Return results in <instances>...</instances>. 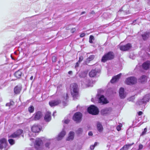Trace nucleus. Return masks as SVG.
I'll return each instance as SVG.
<instances>
[{
	"label": "nucleus",
	"instance_id": "nucleus-13",
	"mask_svg": "<svg viewBox=\"0 0 150 150\" xmlns=\"http://www.w3.org/2000/svg\"><path fill=\"white\" fill-rule=\"evenodd\" d=\"M99 72L96 69L92 70L89 74V76L91 77H94L96 76H99Z\"/></svg>",
	"mask_w": 150,
	"mask_h": 150
},
{
	"label": "nucleus",
	"instance_id": "nucleus-40",
	"mask_svg": "<svg viewBox=\"0 0 150 150\" xmlns=\"http://www.w3.org/2000/svg\"><path fill=\"white\" fill-rule=\"evenodd\" d=\"M70 122V120L68 119L65 120L64 121V123L66 124H68Z\"/></svg>",
	"mask_w": 150,
	"mask_h": 150
},
{
	"label": "nucleus",
	"instance_id": "nucleus-1",
	"mask_svg": "<svg viewBox=\"0 0 150 150\" xmlns=\"http://www.w3.org/2000/svg\"><path fill=\"white\" fill-rule=\"evenodd\" d=\"M115 57V55L112 51H109L105 54L101 59V62H105L108 60H110L113 59Z\"/></svg>",
	"mask_w": 150,
	"mask_h": 150
},
{
	"label": "nucleus",
	"instance_id": "nucleus-57",
	"mask_svg": "<svg viewBox=\"0 0 150 150\" xmlns=\"http://www.w3.org/2000/svg\"><path fill=\"white\" fill-rule=\"evenodd\" d=\"M33 76H31L30 77V79L31 80H33Z\"/></svg>",
	"mask_w": 150,
	"mask_h": 150
},
{
	"label": "nucleus",
	"instance_id": "nucleus-26",
	"mask_svg": "<svg viewBox=\"0 0 150 150\" xmlns=\"http://www.w3.org/2000/svg\"><path fill=\"white\" fill-rule=\"evenodd\" d=\"M97 127L98 130V132H102L103 129V128L102 125L100 122H98L97 123Z\"/></svg>",
	"mask_w": 150,
	"mask_h": 150
},
{
	"label": "nucleus",
	"instance_id": "nucleus-22",
	"mask_svg": "<svg viewBox=\"0 0 150 150\" xmlns=\"http://www.w3.org/2000/svg\"><path fill=\"white\" fill-rule=\"evenodd\" d=\"M150 35L149 32H146L142 35L143 39L144 40H147L149 37Z\"/></svg>",
	"mask_w": 150,
	"mask_h": 150
},
{
	"label": "nucleus",
	"instance_id": "nucleus-17",
	"mask_svg": "<svg viewBox=\"0 0 150 150\" xmlns=\"http://www.w3.org/2000/svg\"><path fill=\"white\" fill-rule=\"evenodd\" d=\"M22 88L20 86H16L14 88V92L16 94H19L22 90Z\"/></svg>",
	"mask_w": 150,
	"mask_h": 150
},
{
	"label": "nucleus",
	"instance_id": "nucleus-36",
	"mask_svg": "<svg viewBox=\"0 0 150 150\" xmlns=\"http://www.w3.org/2000/svg\"><path fill=\"white\" fill-rule=\"evenodd\" d=\"M94 38L93 36L90 35L89 37V42L90 43H93V40H94Z\"/></svg>",
	"mask_w": 150,
	"mask_h": 150
},
{
	"label": "nucleus",
	"instance_id": "nucleus-46",
	"mask_svg": "<svg viewBox=\"0 0 150 150\" xmlns=\"http://www.w3.org/2000/svg\"><path fill=\"white\" fill-rule=\"evenodd\" d=\"M92 132L91 131H90L88 132V135L89 136H92L93 135Z\"/></svg>",
	"mask_w": 150,
	"mask_h": 150
},
{
	"label": "nucleus",
	"instance_id": "nucleus-62",
	"mask_svg": "<svg viewBox=\"0 0 150 150\" xmlns=\"http://www.w3.org/2000/svg\"><path fill=\"white\" fill-rule=\"evenodd\" d=\"M149 146H150V143H149Z\"/></svg>",
	"mask_w": 150,
	"mask_h": 150
},
{
	"label": "nucleus",
	"instance_id": "nucleus-24",
	"mask_svg": "<svg viewBox=\"0 0 150 150\" xmlns=\"http://www.w3.org/2000/svg\"><path fill=\"white\" fill-rule=\"evenodd\" d=\"M150 99V94H146L142 98V100H144V102L146 103L148 102Z\"/></svg>",
	"mask_w": 150,
	"mask_h": 150
},
{
	"label": "nucleus",
	"instance_id": "nucleus-10",
	"mask_svg": "<svg viewBox=\"0 0 150 150\" xmlns=\"http://www.w3.org/2000/svg\"><path fill=\"white\" fill-rule=\"evenodd\" d=\"M131 47V45L130 43H128L125 45L120 46V49L122 51H126L129 50Z\"/></svg>",
	"mask_w": 150,
	"mask_h": 150
},
{
	"label": "nucleus",
	"instance_id": "nucleus-55",
	"mask_svg": "<svg viewBox=\"0 0 150 150\" xmlns=\"http://www.w3.org/2000/svg\"><path fill=\"white\" fill-rule=\"evenodd\" d=\"M85 13H86V12H85V11H83V12H82L81 13V15H82V14H84Z\"/></svg>",
	"mask_w": 150,
	"mask_h": 150
},
{
	"label": "nucleus",
	"instance_id": "nucleus-18",
	"mask_svg": "<svg viewBox=\"0 0 150 150\" xmlns=\"http://www.w3.org/2000/svg\"><path fill=\"white\" fill-rule=\"evenodd\" d=\"M70 89L71 93L73 97L75 96V83H74L71 84Z\"/></svg>",
	"mask_w": 150,
	"mask_h": 150
},
{
	"label": "nucleus",
	"instance_id": "nucleus-12",
	"mask_svg": "<svg viewBox=\"0 0 150 150\" xmlns=\"http://www.w3.org/2000/svg\"><path fill=\"white\" fill-rule=\"evenodd\" d=\"M42 141L40 139H36L35 140V148L36 149H37L38 150H40V149H39V148H40V146H41V144H42Z\"/></svg>",
	"mask_w": 150,
	"mask_h": 150
},
{
	"label": "nucleus",
	"instance_id": "nucleus-56",
	"mask_svg": "<svg viewBox=\"0 0 150 150\" xmlns=\"http://www.w3.org/2000/svg\"><path fill=\"white\" fill-rule=\"evenodd\" d=\"M91 13L92 14H94L95 13V12L93 11H92Z\"/></svg>",
	"mask_w": 150,
	"mask_h": 150
},
{
	"label": "nucleus",
	"instance_id": "nucleus-11",
	"mask_svg": "<svg viewBox=\"0 0 150 150\" xmlns=\"http://www.w3.org/2000/svg\"><path fill=\"white\" fill-rule=\"evenodd\" d=\"M51 113L50 112L47 111L45 113L44 120L46 122H49L51 120Z\"/></svg>",
	"mask_w": 150,
	"mask_h": 150
},
{
	"label": "nucleus",
	"instance_id": "nucleus-38",
	"mask_svg": "<svg viewBox=\"0 0 150 150\" xmlns=\"http://www.w3.org/2000/svg\"><path fill=\"white\" fill-rule=\"evenodd\" d=\"M147 131L146 128H145L144 130V131L142 132V135H144L145 134Z\"/></svg>",
	"mask_w": 150,
	"mask_h": 150
},
{
	"label": "nucleus",
	"instance_id": "nucleus-41",
	"mask_svg": "<svg viewBox=\"0 0 150 150\" xmlns=\"http://www.w3.org/2000/svg\"><path fill=\"white\" fill-rule=\"evenodd\" d=\"M143 147V145L141 144H140L139 145V150L142 149Z\"/></svg>",
	"mask_w": 150,
	"mask_h": 150
},
{
	"label": "nucleus",
	"instance_id": "nucleus-58",
	"mask_svg": "<svg viewBox=\"0 0 150 150\" xmlns=\"http://www.w3.org/2000/svg\"><path fill=\"white\" fill-rule=\"evenodd\" d=\"M88 73V72L86 71V72H84V73L85 74V75H86L87 73Z\"/></svg>",
	"mask_w": 150,
	"mask_h": 150
},
{
	"label": "nucleus",
	"instance_id": "nucleus-53",
	"mask_svg": "<svg viewBox=\"0 0 150 150\" xmlns=\"http://www.w3.org/2000/svg\"><path fill=\"white\" fill-rule=\"evenodd\" d=\"M147 4L149 5H150V0H148L147 1Z\"/></svg>",
	"mask_w": 150,
	"mask_h": 150
},
{
	"label": "nucleus",
	"instance_id": "nucleus-50",
	"mask_svg": "<svg viewBox=\"0 0 150 150\" xmlns=\"http://www.w3.org/2000/svg\"><path fill=\"white\" fill-rule=\"evenodd\" d=\"M6 106H8L9 107L10 106V104L9 103H6Z\"/></svg>",
	"mask_w": 150,
	"mask_h": 150
},
{
	"label": "nucleus",
	"instance_id": "nucleus-19",
	"mask_svg": "<svg viewBox=\"0 0 150 150\" xmlns=\"http://www.w3.org/2000/svg\"><path fill=\"white\" fill-rule=\"evenodd\" d=\"M143 68L145 70H147L150 67V62L146 61L144 62L142 65Z\"/></svg>",
	"mask_w": 150,
	"mask_h": 150
},
{
	"label": "nucleus",
	"instance_id": "nucleus-42",
	"mask_svg": "<svg viewBox=\"0 0 150 150\" xmlns=\"http://www.w3.org/2000/svg\"><path fill=\"white\" fill-rule=\"evenodd\" d=\"M9 103L10 104V106L11 105H13L14 104V103L13 101H10V103Z\"/></svg>",
	"mask_w": 150,
	"mask_h": 150
},
{
	"label": "nucleus",
	"instance_id": "nucleus-16",
	"mask_svg": "<svg viewBox=\"0 0 150 150\" xmlns=\"http://www.w3.org/2000/svg\"><path fill=\"white\" fill-rule=\"evenodd\" d=\"M121 75L122 74L120 73L116 76H114L111 80L110 82L111 83H113L116 82L119 79Z\"/></svg>",
	"mask_w": 150,
	"mask_h": 150
},
{
	"label": "nucleus",
	"instance_id": "nucleus-49",
	"mask_svg": "<svg viewBox=\"0 0 150 150\" xmlns=\"http://www.w3.org/2000/svg\"><path fill=\"white\" fill-rule=\"evenodd\" d=\"M73 119L74 120H75V113L73 115Z\"/></svg>",
	"mask_w": 150,
	"mask_h": 150
},
{
	"label": "nucleus",
	"instance_id": "nucleus-37",
	"mask_svg": "<svg viewBox=\"0 0 150 150\" xmlns=\"http://www.w3.org/2000/svg\"><path fill=\"white\" fill-rule=\"evenodd\" d=\"M57 58L55 56H53L52 57V62H55L57 61Z\"/></svg>",
	"mask_w": 150,
	"mask_h": 150
},
{
	"label": "nucleus",
	"instance_id": "nucleus-33",
	"mask_svg": "<svg viewBox=\"0 0 150 150\" xmlns=\"http://www.w3.org/2000/svg\"><path fill=\"white\" fill-rule=\"evenodd\" d=\"M83 132V129L81 128H79L78 130L76 131V133L78 135L82 134Z\"/></svg>",
	"mask_w": 150,
	"mask_h": 150
},
{
	"label": "nucleus",
	"instance_id": "nucleus-3",
	"mask_svg": "<svg viewBox=\"0 0 150 150\" xmlns=\"http://www.w3.org/2000/svg\"><path fill=\"white\" fill-rule=\"evenodd\" d=\"M137 83V79L134 76H130L127 78L125 81L126 84L132 85L136 84Z\"/></svg>",
	"mask_w": 150,
	"mask_h": 150
},
{
	"label": "nucleus",
	"instance_id": "nucleus-21",
	"mask_svg": "<svg viewBox=\"0 0 150 150\" xmlns=\"http://www.w3.org/2000/svg\"><path fill=\"white\" fill-rule=\"evenodd\" d=\"M66 134L65 131L64 130H63L59 134L57 138V140H61L65 135Z\"/></svg>",
	"mask_w": 150,
	"mask_h": 150
},
{
	"label": "nucleus",
	"instance_id": "nucleus-51",
	"mask_svg": "<svg viewBox=\"0 0 150 150\" xmlns=\"http://www.w3.org/2000/svg\"><path fill=\"white\" fill-rule=\"evenodd\" d=\"M137 20H134L132 24H135V23L136 22Z\"/></svg>",
	"mask_w": 150,
	"mask_h": 150
},
{
	"label": "nucleus",
	"instance_id": "nucleus-45",
	"mask_svg": "<svg viewBox=\"0 0 150 150\" xmlns=\"http://www.w3.org/2000/svg\"><path fill=\"white\" fill-rule=\"evenodd\" d=\"M85 35V34L84 33H83L80 34V36L81 37H84Z\"/></svg>",
	"mask_w": 150,
	"mask_h": 150
},
{
	"label": "nucleus",
	"instance_id": "nucleus-61",
	"mask_svg": "<svg viewBox=\"0 0 150 150\" xmlns=\"http://www.w3.org/2000/svg\"><path fill=\"white\" fill-rule=\"evenodd\" d=\"M126 14H129V11H127V12H126Z\"/></svg>",
	"mask_w": 150,
	"mask_h": 150
},
{
	"label": "nucleus",
	"instance_id": "nucleus-23",
	"mask_svg": "<svg viewBox=\"0 0 150 150\" xmlns=\"http://www.w3.org/2000/svg\"><path fill=\"white\" fill-rule=\"evenodd\" d=\"M74 133L73 132H70L69 134L68 137L67 139V141H69L72 140L74 138Z\"/></svg>",
	"mask_w": 150,
	"mask_h": 150
},
{
	"label": "nucleus",
	"instance_id": "nucleus-14",
	"mask_svg": "<svg viewBox=\"0 0 150 150\" xmlns=\"http://www.w3.org/2000/svg\"><path fill=\"white\" fill-rule=\"evenodd\" d=\"M61 103L59 100H53L49 102L50 105L51 107L57 106L58 105Z\"/></svg>",
	"mask_w": 150,
	"mask_h": 150
},
{
	"label": "nucleus",
	"instance_id": "nucleus-31",
	"mask_svg": "<svg viewBox=\"0 0 150 150\" xmlns=\"http://www.w3.org/2000/svg\"><path fill=\"white\" fill-rule=\"evenodd\" d=\"M144 103H145L144 100H142V99L139 100L136 103V104L137 105H140Z\"/></svg>",
	"mask_w": 150,
	"mask_h": 150
},
{
	"label": "nucleus",
	"instance_id": "nucleus-7",
	"mask_svg": "<svg viewBox=\"0 0 150 150\" xmlns=\"http://www.w3.org/2000/svg\"><path fill=\"white\" fill-rule=\"evenodd\" d=\"M33 120L35 121L39 120L42 116V112L38 111L36 112L33 115Z\"/></svg>",
	"mask_w": 150,
	"mask_h": 150
},
{
	"label": "nucleus",
	"instance_id": "nucleus-29",
	"mask_svg": "<svg viewBox=\"0 0 150 150\" xmlns=\"http://www.w3.org/2000/svg\"><path fill=\"white\" fill-rule=\"evenodd\" d=\"M95 57V56L94 55H90L86 60V63H89L90 61L92 60Z\"/></svg>",
	"mask_w": 150,
	"mask_h": 150
},
{
	"label": "nucleus",
	"instance_id": "nucleus-32",
	"mask_svg": "<svg viewBox=\"0 0 150 150\" xmlns=\"http://www.w3.org/2000/svg\"><path fill=\"white\" fill-rule=\"evenodd\" d=\"M83 59V57L82 56H81L79 57L78 62L76 63V67L79 66V63L82 61Z\"/></svg>",
	"mask_w": 150,
	"mask_h": 150
},
{
	"label": "nucleus",
	"instance_id": "nucleus-8",
	"mask_svg": "<svg viewBox=\"0 0 150 150\" xmlns=\"http://www.w3.org/2000/svg\"><path fill=\"white\" fill-rule=\"evenodd\" d=\"M83 115L80 112H76V123H80L82 120Z\"/></svg>",
	"mask_w": 150,
	"mask_h": 150
},
{
	"label": "nucleus",
	"instance_id": "nucleus-5",
	"mask_svg": "<svg viewBox=\"0 0 150 150\" xmlns=\"http://www.w3.org/2000/svg\"><path fill=\"white\" fill-rule=\"evenodd\" d=\"M8 144L7 139L5 138L0 139V149L2 150L4 148H6L8 146Z\"/></svg>",
	"mask_w": 150,
	"mask_h": 150
},
{
	"label": "nucleus",
	"instance_id": "nucleus-43",
	"mask_svg": "<svg viewBox=\"0 0 150 150\" xmlns=\"http://www.w3.org/2000/svg\"><path fill=\"white\" fill-rule=\"evenodd\" d=\"M95 147L93 145H91L90 146V149L91 150H93L94 149Z\"/></svg>",
	"mask_w": 150,
	"mask_h": 150
},
{
	"label": "nucleus",
	"instance_id": "nucleus-47",
	"mask_svg": "<svg viewBox=\"0 0 150 150\" xmlns=\"http://www.w3.org/2000/svg\"><path fill=\"white\" fill-rule=\"evenodd\" d=\"M143 113V112L141 111H139L138 112V115L139 116L141 115Z\"/></svg>",
	"mask_w": 150,
	"mask_h": 150
},
{
	"label": "nucleus",
	"instance_id": "nucleus-59",
	"mask_svg": "<svg viewBox=\"0 0 150 150\" xmlns=\"http://www.w3.org/2000/svg\"><path fill=\"white\" fill-rule=\"evenodd\" d=\"M91 101L92 102H94V98H92L91 99Z\"/></svg>",
	"mask_w": 150,
	"mask_h": 150
},
{
	"label": "nucleus",
	"instance_id": "nucleus-48",
	"mask_svg": "<svg viewBox=\"0 0 150 150\" xmlns=\"http://www.w3.org/2000/svg\"><path fill=\"white\" fill-rule=\"evenodd\" d=\"M98 144V143L97 142H95L94 144V145H93L95 147Z\"/></svg>",
	"mask_w": 150,
	"mask_h": 150
},
{
	"label": "nucleus",
	"instance_id": "nucleus-9",
	"mask_svg": "<svg viewBox=\"0 0 150 150\" xmlns=\"http://www.w3.org/2000/svg\"><path fill=\"white\" fill-rule=\"evenodd\" d=\"M97 98L98 99V101L100 103H102L104 104L108 103L106 99L103 95H97Z\"/></svg>",
	"mask_w": 150,
	"mask_h": 150
},
{
	"label": "nucleus",
	"instance_id": "nucleus-28",
	"mask_svg": "<svg viewBox=\"0 0 150 150\" xmlns=\"http://www.w3.org/2000/svg\"><path fill=\"white\" fill-rule=\"evenodd\" d=\"M80 96L78 85L76 83V99H78Z\"/></svg>",
	"mask_w": 150,
	"mask_h": 150
},
{
	"label": "nucleus",
	"instance_id": "nucleus-4",
	"mask_svg": "<svg viewBox=\"0 0 150 150\" xmlns=\"http://www.w3.org/2000/svg\"><path fill=\"white\" fill-rule=\"evenodd\" d=\"M23 130L21 129H18L14 132L11 134L8 135L9 138H15L18 137L23 133Z\"/></svg>",
	"mask_w": 150,
	"mask_h": 150
},
{
	"label": "nucleus",
	"instance_id": "nucleus-20",
	"mask_svg": "<svg viewBox=\"0 0 150 150\" xmlns=\"http://www.w3.org/2000/svg\"><path fill=\"white\" fill-rule=\"evenodd\" d=\"M147 77L145 75H143L139 79V82L141 83H143L147 81Z\"/></svg>",
	"mask_w": 150,
	"mask_h": 150
},
{
	"label": "nucleus",
	"instance_id": "nucleus-30",
	"mask_svg": "<svg viewBox=\"0 0 150 150\" xmlns=\"http://www.w3.org/2000/svg\"><path fill=\"white\" fill-rule=\"evenodd\" d=\"M134 144V143H133L130 144H126L124 145L123 147L124 149V150H127L130 146H131Z\"/></svg>",
	"mask_w": 150,
	"mask_h": 150
},
{
	"label": "nucleus",
	"instance_id": "nucleus-25",
	"mask_svg": "<svg viewBox=\"0 0 150 150\" xmlns=\"http://www.w3.org/2000/svg\"><path fill=\"white\" fill-rule=\"evenodd\" d=\"M110 111L108 108L102 109L101 111V113L102 115H105L110 113Z\"/></svg>",
	"mask_w": 150,
	"mask_h": 150
},
{
	"label": "nucleus",
	"instance_id": "nucleus-54",
	"mask_svg": "<svg viewBox=\"0 0 150 150\" xmlns=\"http://www.w3.org/2000/svg\"><path fill=\"white\" fill-rule=\"evenodd\" d=\"M66 98L65 99L66 100H67L68 98V94L67 93H66Z\"/></svg>",
	"mask_w": 150,
	"mask_h": 150
},
{
	"label": "nucleus",
	"instance_id": "nucleus-35",
	"mask_svg": "<svg viewBox=\"0 0 150 150\" xmlns=\"http://www.w3.org/2000/svg\"><path fill=\"white\" fill-rule=\"evenodd\" d=\"M8 141L9 144L11 145H13L15 143V140L12 139H9L8 140Z\"/></svg>",
	"mask_w": 150,
	"mask_h": 150
},
{
	"label": "nucleus",
	"instance_id": "nucleus-2",
	"mask_svg": "<svg viewBox=\"0 0 150 150\" xmlns=\"http://www.w3.org/2000/svg\"><path fill=\"white\" fill-rule=\"evenodd\" d=\"M87 111L89 113L93 115H97L99 112L97 107L93 105H91L88 108Z\"/></svg>",
	"mask_w": 150,
	"mask_h": 150
},
{
	"label": "nucleus",
	"instance_id": "nucleus-34",
	"mask_svg": "<svg viewBox=\"0 0 150 150\" xmlns=\"http://www.w3.org/2000/svg\"><path fill=\"white\" fill-rule=\"evenodd\" d=\"M28 110L30 113L33 112L34 110V107L33 105L30 106L28 108Z\"/></svg>",
	"mask_w": 150,
	"mask_h": 150
},
{
	"label": "nucleus",
	"instance_id": "nucleus-15",
	"mask_svg": "<svg viewBox=\"0 0 150 150\" xmlns=\"http://www.w3.org/2000/svg\"><path fill=\"white\" fill-rule=\"evenodd\" d=\"M124 92V88L122 87L120 88L119 91V95L120 98L122 99L126 97V95Z\"/></svg>",
	"mask_w": 150,
	"mask_h": 150
},
{
	"label": "nucleus",
	"instance_id": "nucleus-39",
	"mask_svg": "<svg viewBox=\"0 0 150 150\" xmlns=\"http://www.w3.org/2000/svg\"><path fill=\"white\" fill-rule=\"evenodd\" d=\"M50 144V142H47L45 144V146L46 147L49 148Z\"/></svg>",
	"mask_w": 150,
	"mask_h": 150
},
{
	"label": "nucleus",
	"instance_id": "nucleus-60",
	"mask_svg": "<svg viewBox=\"0 0 150 150\" xmlns=\"http://www.w3.org/2000/svg\"><path fill=\"white\" fill-rule=\"evenodd\" d=\"M79 107H80L79 106V105H78L77 106L76 108H77V109H78V108H79Z\"/></svg>",
	"mask_w": 150,
	"mask_h": 150
},
{
	"label": "nucleus",
	"instance_id": "nucleus-27",
	"mask_svg": "<svg viewBox=\"0 0 150 150\" xmlns=\"http://www.w3.org/2000/svg\"><path fill=\"white\" fill-rule=\"evenodd\" d=\"M22 72L21 71L18 70L14 74V76L18 78H20L21 76Z\"/></svg>",
	"mask_w": 150,
	"mask_h": 150
},
{
	"label": "nucleus",
	"instance_id": "nucleus-44",
	"mask_svg": "<svg viewBox=\"0 0 150 150\" xmlns=\"http://www.w3.org/2000/svg\"><path fill=\"white\" fill-rule=\"evenodd\" d=\"M117 129L118 131H119L120 130L121 128L119 125H118L117 127Z\"/></svg>",
	"mask_w": 150,
	"mask_h": 150
},
{
	"label": "nucleus",
	"instance_id": "nucleus-52",
	"mask_svg": "<svg viewBox=\"0 0 150 150\" xmlns=\"http://www.w3.org/2000/svg\"><path fill=\"white\" fill-rule=\"evenodd\" d=\"M68 74H72V71H69L68 72Z\"/></svg>",
	"mask_w": 150,
	"mask_h": 150
},
{
	"label": "nucleus",
	"instance_id": "nucleus-63",
	"mask_svg": "<svg viewBox=\"0 0 150 150\" xmlns=\"http://www.w3.org/2000/svg\"><path fill=\"white\" fill-rule=\"evenodd\" d=\"M149 16L150 17V15H149Z\"/></svg>",
	"mask_w": 150,
	"mask_h": 150
},
{
	"label": "nucleus",
	"instance_id": "nucleus-6",
	"mask_svg": "<svg viewBox=\"0 0 150 150\" xmlns=\"http://www.w3.org/2000/svg\"><path fill=\"white\" fill-rule=\"evenodd\" d=\"M42 129L41 126L37 125H33L31 128V131L35 133H39Z\"/></svg>",
	"mask_w": 150,
	"mask_h": 150
}]
</instances>
